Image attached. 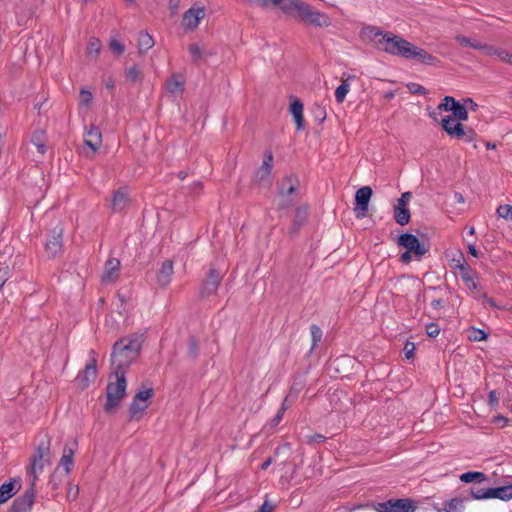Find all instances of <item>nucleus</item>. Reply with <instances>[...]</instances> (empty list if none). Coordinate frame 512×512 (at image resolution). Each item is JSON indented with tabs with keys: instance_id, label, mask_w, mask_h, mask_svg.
Returning a JSON list of instances; mask_svg holds the SVG:
<instances>
[{
	"instance_id": "obj_1",
	"label": "nucleus",
	"mask_w": 512,
	"mask_h": 512,
	"mask_svg": "<svg viewBox=\"0 0 512 512\" xmlns=\"http://www.w3.org/2000/svg\"><path fill=\"white\" fill-rule=\"evenodd\" d=\"M144 338V334L134 333L116 341L111 354L112 364L121 371L126 370L137 359Z\"/></svg>"
},
{
	"instance_id": "obj_2",
	"label": "nucleus",
	"mask_w": 512,
	"mask_h": 512,
	"mask_svg": "<svg viewBox=\"0 0 512 512\" xmlns=\"http://www.w3.org/2000/svg\"><path fill=\"white\" fill-rule=\"evenodd\" d=\"M372 32L373 39L383 51L405 59H412L415 45L396 35L390 36L379 30H372Z\"/></svg>"
},
{
	"instance_id": "obj_3",
	"label": "nucleus",
	"mask_w": 512,
	"mask_h": 512,
	"mask_svg": "<svg viewBox=\"0 0 512 512\" xmlns=\"http://www.w3.org/2000/svg\"><path fill=\"white\" fill-rule=\"evenodd\" d=\"M283 12L296 11L302 21L316 27H328L331 24L330 18L319 11H313L311 6L301 0H286L283 3Z\"/></svg>"
},
{
	"instance_id": "obj_4",
	"label": "nucleus",
	"mask_w": 512,
	"mask_h": 512,
	"mask_svg": "<svg viewBox=\"0 0 512 512\" xmlns=\"http://www.w3.org/2000/svg\"><path fill=\"white\" fill-rule=\"evenodd\" d=\"M125 371L126 370H119L116 368L115 370V382H109L106 387V397L107 401L105 403L104 409L106 412H110L113 409H115L119 403L120 400L125 396L126 394V378H125Z\"/></svg>"
},
{
	"instance_id": "obj_5",
	"label": "nucleus",
	"mask_w": 512,
	"mask_h": 512,
	"mask_svg": "<svg viewBox=\"0 0 512 512\" xmlns=\"http://www.w3.org/2000/svg\"><path fill=\"white\" fill-rule=\"evenodd\" d=\"M299 181L294 176H286L278 186L279 208L289 209L299 200L298 192Z\"/></svg>"
},
{
	"instance_id": "obj_6",
	"label": "nucleus",
	"mask_w": 512,
	"mask_h": 512,
	"mask_svg": "<svg viewBox=\"0 0 512 512\" xmlns=\"http://www.w3.org/2000/svg\"><path fill=\"white\" fill-rule=\"evenodd\" d=\"M442 128L451 137L472 142L476 137V132L472 128H465L459 121L452 116H446L441 121Z\"/></svg>"
},
{
	"instance_id": "obj_7",
	"label": "nucleus",
	"mask_w": 512,
	"mask_h": 512,
	"mask_svg": "<svg viewBox=\"0 0 512 512\" xmlns=\"http://www.w3.org/2000/svg\"><path fill=\"white\" fill-rule=\"evenodd\" d=\"M398 246L404 247L406 251L413 253L414 258L420 260L428 251L429 246L411 233H404L397 240Z\"/></svg>"
},
{
	"instance_id": "obj_8",
	"label": "nucleus",
	"mask_w": 512,
	"mask_h": 512,
	"mask_svg": "<svg viewBox=\"0 0 512 512\" xmlns=\"http://www.w3.org/2000/svg\"><path fill=\"white\" fill-rule=\"evenodd\" d=\"M89 357L90 362L85 365L84 369L78 373L75 379L77 385L81 389L87 388L92 382H94L97 376V354L93 349L89 351Z\"/></svg>"
},
{
	"instance_id": "obj_9",
	"label": "nucleus",
	"mask_w": 512,
	"mask_h": 512,
	"mask_svg": "<svg viewBox=\"0 0 512 512\" xmlns=\"http://www.w3.org/2000/svg\"><path fill=\"white\" fill-rule=\"evenodd\" d=\"M222 275L218 269L211 267L206 278L202 281L199 288L200 298H207L216 294L218 287L222 281Z\"/></svg>"
},
{
	"instance_id": "obj_10",
	"label": "nucleus",
	"mask_w": 512,
	"mask_h": 512,
	"mask_svg": "<svg viewBox=\"0 0 512 512\" xmlns=\"http://www.w3.org/2000/svg\"><path fill=\"white\" fill-rule=\"evenodd\" d=\"M273 167V154L268 151L264 154L263 162L255 174L254 181L260 186L269 187L272 183L271 173Z\"/></svg>"
},
{
	"instance_id": "obj_11",
	"label": "nucleus",
	"mask_w": 512,
	"mask_h": 512,
	"mask_svg": "<svg viewBox=\"0 0 512 512\" xmlns=\"http://www.w3.org/2000/svg\"><path fill=\"white\" fill-rule=\"evenodd\" d=\"M372 193L370 186H363L357 190L354 207L355 216L357 218H363L366 216Z\"/></svg>"
},
{
	"instance_id": "obj_12",
	"label": "nucleus",
	"mask_w": 512,
	"mask_h": 512,
	"mask_svg": "<svg viewBox=\"0 0 512 512\" xmlns=\"http://www.w3.org/2000/svg\"><path fill=\"white\" fill-rule=\"evenodd\" d=\"M204 17L205 8L203 6L193 5L183 14L182 26L186 30H194Z\"/></svg>"
},
{
	"instance_id": "obj_13",
	"label": "nucleus",
	"mask_w": 512,
	"mask_h": 512,
	"mask_svg": "<svg viewBox=\"0 0 512 512\" xmlns=\"http://www.w3.org/2000/svg\"><path fill=\"white\" fill-rule=\"evenodd\" d=\"M35 498V486L30 485L23 495L17 497L11 506L10 512H29Z\"/></svg>"
},
{
	"instance_id": "obj_14",
	"label": "nucleus",
	"mask_w": 512,
	"mask_h": 512,
	"mask_svg": "<svg viewBox=\"0 0 512 512\" xmlns=\"http://www.w3.org/2000/svg\"><path fill=\"white\" fill-rule=\"evenodd\" d=\"M62 235L63 230L61 228L54 229L52 235L46 241L45 248L49 257H55L61 252L63 246Z\"/></svg>"
},
{
	"instance_id": "obj_15",
	"label": "nucleus",
	"mask_w": 512,
	"mask_h": 512,
	"mask_svg": "<svg viewBox=\"0 0 512 512\" xmlns=\"http://www.w3.org/2000/svg\"><path fill=\"white\" fill-rule=\"evenodd\" d=\"M84 143L88 148H90L92 154L97 152L102 143V134L97 126L91 125L85 132Z\"/></svg>"
},
{
	"instance_id": "obj_16",
	"label": "nucleus",
	"mask_w": 512,
	"mask_h": 512,
	"mask_svg": "<svg viewBox=\"0 0 512 512\" xmlns=\"http://www.w3.org/2000/svg\"><path fill=\"white\" fill-rule=\"evenodd\" d=\"M174 274L173 262L171 260H165L159 271L157 272L156 281L161 288H166Z\"/></svg>"
},
{
	"instance_id": "obj_17",
	"label": "nucleus",
	"mask_w": 512,
	"mask_h": 512,
	"mask_svg": "<svg viewBox=\"0 0 512 512\" xmlns=\"http://www.w3.org/2000/svg\"><path fill=\"white\" fill-rule=\"evenodd\" d=\"M50 446H51V440L48 437V435H45L38 443V446L36 448V451L33 454L34 461L37 462L38 460H45L46 462H50Z\"/></svg>"
},
{
	"instance_id": "obj_18",
	"label": "nucleus",
	"mask_w": 512,
	"mask_h": 512,
	"mask_svg": "<svg viewBox=\"0 0 512 512\" xmlns=\"http://www.w3.org/2000/svg\"><path fill=\"white\" fill-rule=\"evenodd\" d=\"M120 261L116 258H109L105 263L104 273L102 275L103 282H112L118 276Z\"/></svg>"
},
{
	"instance_id": "obj_19",
	"label": "nucleus",
	"mask_w": 512,
	"mask_h": 512,
	"mask_svg": "<svg viewBox=\"0 0 512 512\" xmlns=\"http://www.w3.org/2000/svg\"><path fill=\"white\" fill-rule=\"evenodd\" d=\"M412 59L417 60L419 63L427 64L430 66H437L440 64V60L437 57L418 47H415Z\"/></svg>"
},
{
	"instance_id": "obj_20",
	"label": "nucleus",
	"mask_w": 512,
	"mask_h": 512,
	"mask_svg": "<svg viewBox=\"0 0 512 512\" xmlns=\"http://www.w3.org/2000/svg\"><path fill=\"white\" fill-rule=\"evenodd\" d=\"M496 498L502 501L512 499V484L501 487H489L488 499Z\"/></svg>"
},
{
	"instance_id": "obj_21",
	"label": "nucleus",
	"mask_w": 512,
	"mask_h": 512,
	"mask_svg": "<svg viewBox=\"0 0 512 512\" xmlns=\"http://www.w3.org/2000/svg\"><path fill=\"white\" fill-rule=\"evenodd\" d=\"M129 202L127 193H125L122 189H119L114 192L113 198L111 201V207L113 212L119 213L124 211Z\"/></svg>"
},
{
	"instance_id": "obj_22",
	"label": "nucleus",
	"mask_w": 512,
	"mask_h": 512,
	"mask_svg": "<svg viewBox=\"0 0 512 512\" xmlns=\"http://www.w3.org/2000/svg\"><path fill=\"white\" fill-rule=\"evenodd\" d=\"M388 507H390V512H413L415 510V505L410 499L389 500Z\"/></svg>"
},
{
	"instance_id": "obj_23",
	"label": "nucleus",
	"mask_w": 512,
	"mask_h": 512,
	"mask_svg": "<svg viewBox=\"0 0 512 512\" xmlns=\"http://www.w3.org/2000/svg\"><path fill=\"white\" fill-rule=\"evenodd\" d=\"M290 112L294 117L298 130L305 128L303 117V103L299 99H295L290 105Z\"/></svg>"
},
{
	"instance_id": "obj_24",
	"label": "nucleus",
	"mask_w": 512,
	"mask_h": 512,
	"mask_svg": "<svg viewBox=\"0 0 512 512\" xmlns=\"http://www.w3.org/2000/svg\"><path fill=\"white\" fill-rule=\"evenodd\" d=\"M49 463L50 462H46L43 459L35 462L34 457L33 456L31 457V464L27 471L28 477L30 479V485L35 486L36 480L38 478V474L42 473L44 466Z\"/></svg>"
},
{
	"instance_id": "obj_25",
	"label": "nucleus",
	"mask_w": 512,
	"mask_h": 512,
	"mask_svg": "<svg viewBox=\"0 0 512 512\" xmlns=\"http://www.w3.org/2000/svg\"><path fill=\"white\" fill-rule=\"evenodd\" d=\"M446 101L451 102V111L453 112L455 119L466 121L468 119V111L465 105L457 102L453 97L446 96Z\"/></svg>"
},
{
	"instance_id": "obj_26",
	"label": "nucleus",
	"mask_w": 512,
	"mask_h": 512,
	"mask_svg": "<svg viewBox=\"0 0 512 512\" xmlns=\"http://www.w3.org/2000/svg\"><path fill=\"white\" fill-rule=\"evenodd\" d=\"M393 217L397 224L404 226L409 223L411 214L408 207L394 206Z\"/></svg>"
},
{
	"instance_id": "obj_27",
	"label": "nucleus",
	"mask_w": 512,
	"mask_h": 512,
	"mask_svg": "<svg viewBox=\"0 0 512 512\" xmlns=\"http://www.w3.org/2000/svg\"><path fill=\"white\" fill-rule=\"evenodd\" d=\"M17 481L11 479L0 486V504L7 502L15 494V486Z\"/></svg>"
},
{
	"instance_id": "obj_28",
	"label": "nucleus",
	"mask_w": 512,
	"mask_h": 512,
	"mask_svg": "<svg viewBox=\"0 0 512 512\" xmlns=\"http://www.w3.org/2000/svg\"><path fill=\"white\" fill-rule=\"evenodd\" d=\"M74 449L65 446L63 449V455L60 459L59 465L64 468L66 473H69L72 470L74 461Z\"/></svg>"
},
{
	"instance_id": "obj_29",
	"label": "nucleus",
	"mask_w": 512,
	"mask_h": 512,
	"mask_svg": "<svg viewBox=\"0 0 512 512\" xmlns=\"http://www.w3.org/2000/svg\"><path fill=\"white\" fill-rule=\"evenodd\" d=\"M154 45L152 36L146 31H141L138 35V50L139 53H145Z\"/></svg>"
},
{
	"instance_id": "obj_30",
	"label": "nucleus",
	"mask_w": 512,
	"mask_h": 512,
	"mask_svg": "<svg viewBox=\"0 0 512 512\" xmlns=\"http://www.w3.org/2000/svg\"><path fill=\"white\" fill-rule=\"evenodd\" d=\"M460 480L464 483L475 481L477 484L487 480V476L483 472L469 471L460 475Z\"/></svg>"
},
{
	"instance_id": "obj_31",
	"label": "nucleus",
	"mask_w": 512,
	"mask_h": 512,
	"mask_svg": "<svg viewBox=\"0 0 512 512\" xmlns=\"http://www.w3.org/2000/svg\"><path fill=\"white\" fill-rule=\"evenodd\" d=\"M149 403H141V401L132 400L129 408L131 419H138L140 415L148 408Z\"/></svg>"
},
{
	"instance_id": "obj_32",
	"label": "nucleus",
	"mask_w": 512,
	"mask_h": 512,
	"mask_svg": "<svg viewBox=\"0 0 512 512\" xmlns=\"http://www.w3.org/2000/svg\"><path fill=\"white\" fill-rule=\"evenodd\" d=\"M45 135L43 131H36L31 137L32 144L37 148V151L43 155L46 152Z\"/></svg>"
},
{
	"instance_id": "obj_33",
	"label": "nucleus",
	"mask_w": 512,
	"mask_h": 512,
	"mask_svg": "<svg viewBox=\"0 0 512 512\" xmlns=\"http://www.w3.org/2000/svg\"><path fill=\"white\" fill-rule=\"evenodd\" d=\"M167 90L172 93H181L184 89V82L180 80L176 75H173L167 82Z\"/></svg>"
},
{
	"instance_id": "obj_34",
	"label": "nucleus",
	"mask_w": 512,
	"mask_h": 512,
	"mask_svg": "<svg viewBox=\"0 0 512 512\" xmlns=\"http://www.w3.org/2000/svg\"><path fill=\"white\" fill-rule=\"evenodd\" d=\"M470 494L475 500H486L488 499L489 487L484 488L479 485H474L470 488Z\"/></svg>"
},
{
	"instance_id": "obj_35",
	"label": "nucleus",
	"mask_w": 512,
	"mask_h": 512,
	"mask_svg": "<svg viewBox=\"0 0 512 512\" xmlns=\"http://www.w3.org/2000/svg\"><path fill=\"white\" fill-rule=\"evenodd\" d=\"M455 40L462 46L471 47V48L477 49V50H480V47L482 44L481 42L477 41L476 39L468 38V37L462 36V35H457L455 37Z\"/></svg>"
},
{
	"instance_id": "obj_36",
	"label": "nucleus",
	"mask_w": 512,
	"mask_h": 512,
	"mask_svg": "<svg viewBox=\"0 0 512 512\" xmlns=\"http://www.w3.org/2000/svg\"><path fill=\"white\" fill-rule=\"evenodd\" d=\"M349 91H350V85L347 83V81L343 80L342 84L336 88V91H335L336 101L338 103H342L345 100L346 95L348 94Z\"/></svg>"
},
{
	"instance_id": "obj_37",
	"label": "nucleus",
	"mask_w": 512,
	"mask_h": 512,
	"mask_svg": "<svg viewBox=\"0 0 512 512\" xmlns=\"http://www.w3.org/2000/svg\"><path fill=\"white\" fill-rule=\"evenodd\" d=\"M92 100V93L86 88H81L79 93V104L85 107H90L92 104Z\"/></svg>"
},
{
	"instance_id": "obj_38",
	"label": "nucleus",
	"mask_w": 512,
	"mask_h": 512,
	"mask_svg": "<svg viewBox=\"0 0 512 512\" xmlns=\"http://www.w3.org/2000/svg\"><path fill=\"white\" fill-rule=\"evenodd\" d=\"M125 75L127 79L133 83L140 81L142 78V72L137 66L127 68L125 71Z\"/></svg>"
},
{
	"instance_id": "obj_39",
	"label": "nucleus",
	"mask_w": 512,
	"mask_h": 512,
	"mask_svg": "<svg viewBox=\"0 0 512 512\" xmlns=\"http://www.w3.org/2000/svg\"><path fill=\"white\" fill-rule=\"evenodd\" d=\"M310 332L312 337V349H314L321 341L323 333L321 328L316 324L310 326Z\"/></svg>"
},
{
	"instance_id": "obj_40",
	"label": "nucleus",
	"mask_w": 512,
	"mask_h": 512,
	"mask_svg": "<svg viewBox=\"0 0 512 512\" xmlns=\"http://www.w3.org/2000/svg\"><path fill=\"white\" fill-rule=\"evenodd\" d=\"M497 214L501 218L512 220V206L508 204L500 205L497 208Z\"/></svg>"
},
{
	"instance_id": "obj_41",
	"label": "nucleus",
	"mask_w": 512,
	"mask_h": 512,
	"mask_svg": "<svg viewBox=\"0 0 512 512\" xmlns=\"http://www.w3.org/2000/svg\"><path fill=\"white\" fill-rule=\"evenodd\" d=\"M153 396V389L149 388L143 391H139L133 399L141 401V403H149V399Z\"/></svg>"
},
{
	"instance_id": "obj_42",
	"label": "nucleus",
	"mask_w": 512,
	"mask_h": 512,
	"mask_svg": "<svg viewBox=\"0 0 512 512\" xmlns=\"http://www.w3.org/2000/svg\"><path fill=\"white\" fill-rule=\"evenodd\" d=\"M457 267H458V269L460 271V276H461L462 280L466 279V277H471V276H473L476 273L466 263H459L457 265Z\"/></svg>"
},
{
	"instance_id": "obj_43",
	"label": "nucleus",
	"mask_w": 512,
	"mask_h": 512,
	"mask_svg": "<svg viewBox=\"0 0 512 512\" xmlns=\"http://www.w3.org/2000/svg\"><path fill=\"white\" fill-rule=\"evenodd\" d=\"M101 43L99 39L92 37L89 39L88 46H87V52L89 54H97L100 51Z\"/></svg>"
},
{
	"instance_id": "obj_44",
	"label": "nucleus",
	"mask_w": 512,
	"mask_h": 512,
	"mask_svg": "<svg viewBox=\"0 0 512 512\" xmlns=\"http://www.w3.org/2000/svg\"><path fill=\"white\" fill-rule=\"evenodd\" d=\"M476 278H477V274L475 273L473 276L471 277H466V279L463 280L466 288L472 292H475L478 290V283L476 281Z\"/></svg>"
},
{
	"instance_id": "obj_45",
	"label": "nucleus",
	"mask_w": 512,
	"mask_h": 512,
	"mask_svg": "<svg viewBox=\"0 0 512 512\" xmlns=\"http://www.w3.org/2000/svg\"><path fill=\"white\" fill-rule=\"evenodd\" d=\"M188 49L194 62H198L202 58V50L197 44H190Z\"/></svg>"
},
{
	"instance_id": "obj_46",
	"label": "nucleus",
	"mask_w": 512,
	"mask_h": 512,
	"mask_svg": "<svg viewBox=\"0 0 512 512\" xmlns=\"http://www.w3.org/2000/svg\"><path fill=\"white\" fill-rule=\"evenodd\" d=\"M425 331L429 337L435 338L440 333V327L436 323H429L426 325Z\"/></svg>"
},
{
	"instance_id": "obj_47",
	"label": "nucleus",
	"mask_w": 512,
	"mask_h": 512,
	"mask_svg": "<svg viewBox=\"0 0 512 512\" xmlns=\"http://www.w3.org/2000/svg\"><path fill=\"white\" fill-rule=\"evenodd\" d=\"M470 340L482 341L487 338V334L481 329L473 328L469 335Z\"/></svg>"
},
{
	"instance_id": "obj_48",
	"label": "nucleus",
	"mask_w": 512,
	"mask_h": 512,
	"mask_svg": "<svg viewBox=\"0 0 512 512\" xmlns=\"http://www.w3.org/2000/svg\"><path fill=\"white\" fill-rule=\"evenodd\" d=\"M285 411H286V406L283 403L281 408L276 413V415L271 419V421H270L271 427H276L281 422Z\"/></svg>"
},
{
	"instance_id": "obj_49",
	"label": "nucleus",
	"mask_w": 512,
	"mask_h": 512,
	"mask_svg": "<svg viewBox=\"0 0 512 512\" xmlns=\"http://www.w3.org/2000/svg\"><path fill=\"white\" fill-rule=\"evenodd\" d=\"M407 88L412 94H419V95L426 94V89L418 83H414V82L408 83Z\"/></svg>"
},
{
	"instance_id": "obj_50",
	"label": "nucleus",
	"mask_w": 512,
	"mask_h": 512,
	"mask_svg": "<svg viewBox=\"0 0 512 512\" xmlns=\"http://www.w3.org/2000/svg\"><path fill=\"white\" fill-rule=\"evenodd\" d=\"M199 345L195 339H191L188 346V355L195 359L198 356Z\"/></svg>"
},
{
	"instance_id": "obj_51",
	"label": "nucleus",
	"mask_w": 512,
	"mask_h": 512,
	"mask_svg": "<svg viewBox=\"0 0 512 512\" xmlns=\"http://www.w3.org/2000/svg\"><path fill=\"white\" fill-rule=\"evenodd\" d=\"M110 48L112 51H114L115 53H117L118 55H121L124 50H125V47L122 43H120L119 41H117L116 39H112L110 41Z\"/></svg>"
},
{
	"instance_id": "obj_52",
	"label": "nucleus",
	"mask_w": 512,
	"mask_h": 512,
	"mask_svg": "<svg viewBox=\"0 0 512 512\" xmlns=\"http://www.w3.org/2000/svg\"><path fill=\"white\" fill-rule=\"evenodd\" d=\"M460 501L456 498L451 499L445 503V511L446 512H456Z\"/></svg>"
},
{
	"instance_id": "obj_53",
	"label": "nucleus",
	"mask_w": 512,
	"mask_h": 512,
	"mask_svg": "<svg viewBox=\"0 0 512 512\" xmlns=\"http://www.w3.org/2000/svg\"><path fill=\"white\" fill-rule=\"evenodd\" d=\"M79 494V488L76 485H70L67 489V499L69 501H74L77 499Z\"/></svg>"
},
{
	"instance_id": "obj_54",
	"label": "nucleus",
	"mask_w": 512,
	"mask_h": 512,
	"mask_svg": "<svg viewBox=\"0 0 512 512\" xmlns=\"http://www.w3.org/2000/svg\"><path fill=\"white\" fill-rule=\"evenodd\" d=\"M480 50L483 51L486 55L489 56H497L498 48L487 45V44H481Z\"/></svg>"
},
{
	"instance_id": "obj_55",
	"label": "nucleus",
	"mask_w": 512,
	"mask_h": 512,
	"mask_svg": "<svg viewBox=\"0 0 512 512\" xmlns=\"http://www.w3.org/2000/svg\"><path fill=\"white\" fill-rule=\"evenodd\" d=\"M412 198V193L411 192H404L401 197L398 199V202H397V205L399 206H402V207H407L409 201L411 200Z\"/></svg>"
},
{
	"instance_id": "obj_56",
	"label": "nucleus",
	"mask_w": 512,
	"mask_h": 512,
	"mask_svg": "<svg viewBox=\"0 0 512 512\" xmlns=\"http://www.w3.org/2000/svg\"><path fill=\"white\" fill-rule=\"evenodd\" d=\"M306 214H307V209L306 208L298 207L297 210H296V221H295V223L298 224V225H302L303 221H302L301 218L302 217L305 218Z\"/></svg>"
},
{
	"instance_id": "obj_57",
	"label": "nucleus",
	"mask_w": 512,
	"mask_h": 512,
	"mask_svg": "<svg viewBox=\"0 0 512 512\" xmlns=\"http://www.w3.org/2000/svg\"><path fill=\"white\" fill-rule=\"evenodd\" d=\"M326 440V437L322 434H313L311 436H308V443H322Z\"/></svg>"
},
{
	"instance_id": "obj_58",
	"label": "nucleus",
	"mask_w": 512,
	"mask_h": 512,
	"mask_svg": "<svg viewBox=\"0 0 512 512\" xmlns=\"http://www.w3.org/2000/svg\"><path fill=\"white\" fill-rule=\"evenodd\" d=\"M499 403L498 397L495 390L489 392L488 395V404L492 407L497 406Z\"/></svg>"
},
{
	"instance_id": "obj_59",
	"label": "nucleus",
	"mask_w": 512,
	"mask_h": 512,
	"mask_svg": "<svg viewBox=\"0 0 512 512\" xmlns=\"http://www.w3.org/2000/svg\"><path fill=\"white\" fill-rule=\"evenodd\" d=\"M275 506L269 501H264V503L260 506L258 512H273Z\"/></svg>"
},
{
	"instance_id": "obj_60",
	"label": "nucleus",
	"mask_w": 512,
	"mask_h": 512,
	"mask_svg": "<svg viewBox=\"0 0 512 512\" xmlns=\"http://www.w3.org/2000/svg\"><path fill=\"white\" fill-rule=\"evenodd\" d=\"M509 55H510V53L507 50L498 48L496 58L507 63V58H509Z\"/></svg>"
},
{
	"instance_id": "obj_61",
	"label": "nucleus",
	"mask_w": 512,
	"mask_h": 512,
	"mask_svg": "<svg viewBox=\"0 0 512 512\" xmlns=\"http://www.w3.org/2000/svg\"><path fill=\"white\" fill-rule=\"evenodd\" d=\"M414 257L413 253L411 252H408V251H405L401 256H400V261L402 263H405V264H408L411 262L412 258Z\"/></svg>"
},
{
	"instance_id": "obj_62",
	"label": "nucleus",
	"mask_w": 512,
	"mask_h": 512,
	"mask_svg": "<svg viewBox=\"0 0 512 512\" xmlns=\"http://www.w3.org/2000/svg\"><path fill=\"white\" fill-rule=\"evenodd\" d=\"M180 6V0H169V8L173 14L177 13Z\"/></svg>"
},
{
	"instance_id": "obj_63",
	"label": "nucleus",
	"mask_w": 512,
	"mask_h": 512,
	"mask_svg": "<svg viewBox=\"0 0 512 512\" xmlns=\"http://www.w3.org/2000/svg\"><path fill=\"white\" fill-rule=\"evenodd\" d=\"M431 307L435 310L442 309L444 307V300L443 299H435L431 301Z\"/></svg>"
},
{
	"instance_id": "obj_64",
	"label": "nucleus",
	"mask_w": 512,
	"mask_h": 512,
	"mask_svg": "<svg viewBox=\"0 0 512 512\" xmlns=\"http://www.w3.org/2000/svg\"><path fill=\"white\" fill-rule=\"evenodd\" d=\"M105 87L111 91L115 89V81L112 77H107L104 79Z\"/></svg>"
}]
</instances>
